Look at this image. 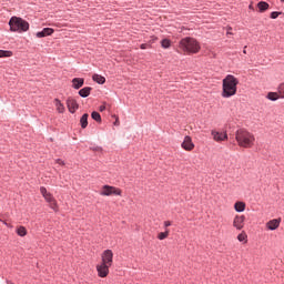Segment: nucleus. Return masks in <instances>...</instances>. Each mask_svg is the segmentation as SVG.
<instances>
[{
    "mask_svg": "<svg viewBox=\"0 0 284 284\" xmlns=\"http://www.w3.org/2000/svg\"><path fill=\"white\" fill-rule=\"evenodd\" d=\"M235 140L240 148H254L256 136L254 133L250 132L247 129H239L235 132Z\"/></svg>",
    "mask_w": 284,
    "mask_h": 284,
    "instance_id": "f257e3e1",
    "label": "nucleus"
},
{
    "mask_svg": "<svg viewBox=\"0 0 284 284\" xmlns=\"http://www.w3.org/2000/svg\"><path fill=\"white\" fill-rule=\"evenodd\" d=\"M239 85V79L232 74H227L222 82V97L223 99H230L236 94Z\"/></svg>",
    "mask_w": 284,
    "mask_h": 284,
    "instance_id": "f03ea898",
    "label": "nucleus"
},
{
    "mask_svg": "<svg viewBox=\"0 0 284 284\" xmlns=\"http://www.w3.org/2000/svg\"><path fill=\"white\" fill-rule=\"evenodd\" d=\"M179 49L186 54H199L201 52V44L196 39L186 37L180 40Z\"/></svg>",
    "mask_w": 284,
    "mask_h": 284,
    "instance_id": "7ed1b4c3",
    "label": "nucleus"
},
{
    "mask_svg": "<svg viewBox=\"0 0 284 284\" xmlns=\"http://www.w3.org/2000/svg\"><path fill=\"white\" fill-rule=\"evenodd\" d=\"M11 32H28L30 30V23L23 20V18L12 17L9 21Z\"/></svg>",
    "mask_w": 284,
    "mask_h": 284,
    "instance_id": "20e7f679",
    "label": "nucleus"
},
{
    "mask_svg": "<svg viewBox=\"0 0 284 284\" xmlns=\"http://www.w3.org/2000/svg\"><path fill=\"white\" fill-rule=\"evenodd\" d=\"M123 191L116 186L103 185L100 191V196H121Z\"/></svg>",
    "mask_w": 284,
    "mask_h": 284,
    "instance_id": "39448f33",
    "label": "nucleus"
},
{
    "mask_svg": "<svg viewBox=\"0 0 284 284\" xmlns=\"http://www.w3.org/2000/svg\"><path fill=\"white\" fill-rule=\"evenodd\" d=\"M40 193L42 194L47 203H49L51 210H54V212H57V210H59V205L57 204V200L54 199L52 193L48 192V189H45V186L40 187Z\"/></svg>",
    "mask_w": 284,
    "mask_h": 284,
    "instance_id": "423d86ee",
    "label": "nucleus"
},
{
    "mask_svg": "<svg viewBox=\"0 0 284 284\" xmlns=\"http://www.w3.org/2000/svg\"><path fill=\"white\" fill-rule=\"evenodd\" d=\"M101 263L104 265H109V267H112V263L114 261V253L112 252V250H105L103 251L102 255H101Z\"/></svg>",
    "mask_w": 284,
    "mask_h": 284,
    "instance_id": "0eeeda50",
    "label": "nucleus"
},
{
    "mask_svg": "<svg viewBox=\"0 0 284 284\" xmlns=\"http://www.w3.org/2000/svg\"><path fill=\"white\" fill-rule=\"evenodd\" d=\"M97 272L100 278H105L108 277V274H110V266L108 264L100 263L97 265Z\"/></svg>",
    "mask_w": 284,
    "mask_h": 284,
    "instance_id": "6e6552de",
    "label": "nucleus"
},
{
    "mask_svg": "<svg viewBox=\"0 0 284 284\" xmlns=\"http://www.w3.org/2000/svg\"><path fill=\"white\" fill-rule=\"evenodd\" d=\"M233 227H235V230H243V227H245V215H235L233 219Z\"/></svg>",
    "mask_w": 284,
    "mask_h": 284,
    "instance_id": "1a4fd4ad",
    "label": "nucleus"
},
{
    "mask_svg": "<svg viewBox=\"0 0 284 284\" xmlns=\"http://www.w3.org/2000/svg\"><path fill=\"white\" fill-rule=\"evenodd\" d=\"M181 148L186 152H192V150H194V142H192V138L186 135L181 144Z\"/></svg>",
    "mask_w": 284,
    "mask_h": 284,
    "instance_id": "9d476101",
    "label": "nucleus"
},
{
    "mask_svg": "<svg viewBox=\"0 0 284 284\" xmlns=\"http://www.w3.org/2000/svg\"><path fill=\"white\" fill-rule=\"evenodd\" d=\"M67 108L71 114H74L79 110V103L73 98H68Z\"/></svg>",
    "mask_w": 284,
    "mask_h": 284,
    "instance_id": "9b49d317",
    "label": "nucleus"
},
{
    "mask_svg": "<svg viewBox=\"0 0 284 284\" xmlns=\"http://www.w3.org/2000/svg\"><path fill=\"white\" fill-rule=\"evenodd\" d=\"M213 140H215L217 143H221L222 141H227V133L213 131L211 132Z\"/></svg>",
    "mask_w": 284,
    "mask_h": 284,
    "instance_id": "f8f14e48",
    "label": "nucleus"
},
{
    "mask_svg": "<svg viewBox=\"0 0 284 284\" xmlns=\"http://www.w3.org/2000/svg\"><path fill=\"white\" fill-rule=\"evenodd\" d=\"M54 34V29L52 28H44L42 31L36 33L38 39H43V37H52Z\"/></svg>",
    "mask_w": 284,
    "mask_h": 284,
    "instance_id": "ddd939ff",
    "label": "nucleus"
},
{
    "mask_svg": "<svg viewBox=\"0 0 284 284\" xmlns=\"http://www.w3.org/2000/svg\"><path fill=\"white\" fill-rule=\"evenodd\" d=\"M265 225L267 230H271V231L278 230V227L281 226V219L270 220Z\"/></svg>",
    "mask_w": 284,
    "mask_h": 284,
    "instance_id": "4468645a",
    "label": "nucleus"
},
{
    "mask_svg": "<svg viewBox=\"0 0 284 284\" xmlns=\"http://www.w3.org/2000/svg\"><path fill=\"white\" fill-rule=\"evenodd\" d=\"M83 83H85V80L82 78H74L72 80V88H74V90H79L80 88H83Z\"/></svg>",
    "mask_w": 284,
    "mask_h": 284,
    "instance_id": "2eb2a0df",
    "label": "nucleus"
},
{
    "mask_svg": "<svg viewBox=\"0 0 284 284\" xmlns=\"http://www.w3.org/2000/svg\"><path fill=\"white\" fill-rule=\"evenodd\" d=\"M54 105H55L57 112H59V114H63V112H65V105H63V104L61 103V100L55 99V100H54Z\"/></svg>",
    "mask_w": 284,
    "mask_h": 284,
    "instance_id": "dca6fc26",
    "label": "nucleus"
},
{
    "mask_svg": "<svg viewBox=\"0 0 284 284\" xmlns=\"http://www.w3.org/2000/svg\"><path fill=\"white\" fill-rule=\"evenodd\" d=\"M246 204L243 201L235 202L234 210L235 212H245Z\"/></svg>",
    "mask_w": 284,
    "mask_h": 284,
    "instance_id": "f3484780",
    "label": "nucleus"
},
{
    "mask_svg": "<svg viewBox=\"0 0 284 284\" xmlns=\"http://www.w3.org/2000/svg\"><path fill=\"white\" fill-rule=\"evenodd\" d=\"M92 80L95 81V83H99V85H103V83H105V77L97 73L92 75Z\"/></svg>",
    "mask_w": 284,
    "mask_h": 284,
    "instance_id": "a211bd4d",
    "label": "nucleus"
},
{
    "mask_svg": "<svg viewBox=\"0 0 284 284\" xmlns=\"http://www.w3.org/2000/svg\"><path fill=\"white\" fill-rule=\"evenodd\" d=\"M91 92H92V88L85 87V88H83V89H81V90L79 91V94H80L83 99H85V98L90 97V93H91Z\"/></svg>",
    "mask_w": 284,
    "mask_h": 284,
    "instance_id": "6ab92c4d",
    "label": "nucleus"
},
{
    "mask_svg": "<svg viewBox=\"0 0 284 284\" xmlns=\"http://www.w3.org/2000/svg\"><path fill=\"white\" fill-rule=\"evenodd\" d=\"M266 99H268V101H278L281 94L278 92H268Z\"/></svg>",
    "mask_w": 284,
    "mask_h": 284,
    "instance_id": "aec40b11",
    "label": "nucleus"
},
{
    "mask_svg": "<svg viewBox=\"0 0 284 284\" xmlns=\"http://www.w3.org/2000/svg\"><path fill=\"white\" fill-rule=\"evenodd\" d=\"M257 8H258L260 12H265V11L270 10V3L265 2V1H261L257 3Z\"/></svg>",
    "mask_w": 284,
    "mask_h": 284,
    "instance_id": "412c9836",
    "label": "nucleus"
},
{
    "mask_svg": "<svg viewBox=\"0 0 284 284\" xmlns=\"http://www.w3.org/2000/svg\"><path fill=\"white\" fill-rule=\"evenodd\" d=\"M90 115L88 113H84L81 119H80V125L83 130H85V128H88V118Z\"/></svg>",
    "mask_w": 284,
    "mask_h": 284,
    "instance_id": "4be33fe9",
    "label": "nucleus"
},
{
    "mask_svg": "<svg viewBox=\"0 0 284 284\" xmlns=\"http://www.w3.org/2000/svg\"><path fill=\"white\" fill-rule=\"evenodd\" d=\"M16 232L18 236H27L28 234V230L26 229V226H18Z\"/></svg>",
    "mask_w": 284,
    "mask_h": 284,
    "instance_id": "5701e85b",
    "label": "nucleus"
},
{
    "mask_svg": "<svg viewBox=\"0 0 284 284\" xmlns=\"http://www.w3.org/2000/svg\"><path fill=\"white\" fill-rule=\"evenodd\" d=\"M170 236V230H165V232H161L158 234L159 241H165Z\"/></svg>",
    "mask_w": 284,
    "mask_h": 284,
    "instance_id": "b1692460",
    "label": "nucleus"
},
{
    "mask_svg": "<svg viewBox=\"0 0 284 284\" xmlns=\"http://www.w3.org/2000/svg\"><path fill=\"white\" fill-rule=\"evenodd\" d=\"M237 241H240V243H247V233H245V231H242L239 235H237Z\"/></svg>",
    "mask_w": 284,
    "mask_h": 284,
    "instance_id": "393cba45",
    "label": "nucleus"
},
{
    "mask_svg": "<svg viewBox=\"0 0 284 284\" xmlns=\"http://www.w3.org/2000/svg\"><path fill=\"white\" fill-rule=\"evenodd\" d=\"M161 45H162V48H164V50H168V48H171L172 41H170V39H163L161 41Z\"/></svg>",
    "mask_w": 284,
    "mask_h": 284,
    "instance_id": "a878e982",
    "label": "nucleus"
},
{
    "mask_svg": "<svg viewBox=\"0 0 284 284\" xmlns=\"http://www.w3.org/2000/svg\"><path fill=\"white\" fill-rule=\"evenodd\" d=\"M91 118L93 119V121H97V123H101V114L97 111H93L91 113Z\"/></svg>",
    "mask_w": 284,
    "mask_h": 284,
    "instance_id": "bb28decb",
    "label": "nucleus"
},
{
    "mask_svg": "<svg viewBox=\"0 0 284 284\" xmlns=\"http://www.w3.org/2000/svg\"><path fill=\"white\" fill-rule=\"evenodd\" d=\"M12 57V51L0 50V59Z\"/></svg>",
    "mask_w": 284,
    "mask_h": 284,
    "instance_id": "cd10ccee",
    "label": "nucleus"
},
{
    "mask_svg": "<svg viewBox=\"0 0 284 284\" xmlns=\"http://www.w3.org/2000/svg\"><path fill=\"white\" fill-rule=\"evenodd\" d=\"M277 92H278L281 99H284V83H281V84L277 87Z\"/></svg>",
    "mask_w": 284,
    "mask_h": 284,
    "instance_id": "c85d7f7f",
    "label": "nucleus"
},
{
    "mask_svg": "<svg viewBox=\"0 0 284 284\" xmlns=\"http://www.w3.org/2000/svg\"><path fill=\"white\" fill-rule=\"evenodd\" d=\"M281 14V12H278V11H273L272 13H271V19H278V16Z\"/></svg>",
    "mask_w": 284,
    "mask_h": 284,
    "instance_id": "c756f323",
    "label": "nucleus"
},
{
    "mask_svg": "<svg viewBox=\"0 0 284 284\" xmlns=\"http://www.w3.org/2000/svg\"><path fill=\"white\" fill-rule=\"evenodd\" d=\"M55 163H58V165H65V162L61 159H57Z\"/></svg>",
    "mask_w": 284,
    "mask_h": 284,
    "instance_id": "7c9ffc66",
    "label": "nucleus"
},
{
    "mask_svg": "<svg viewBox=\"0 0 284 284\" xmlns=\"http://www.w3.org/2000/svg\"><path fill=\"white\" fill-rule=\"evenodd\" d=\"M140 48H141V50H148V48H150V45L146 43H143L140 45Z\"/></svg>",
    "mask_w": 284,
    "mask_h": 284,
    "instance_id": "2f4dec72",
    "label": "nucleus"
},
{
    "mask_svg": "<svg viewBox=\"0 0 284 284\" xmlns=\"http://www.w3.org/2000/svg\"><path fill=\"white\" fill-rule=\"evenodd\" d=\"M170 225H172V222H170V221L164 222V227H170Z\"/></svg>",
    "mask_w": 284,
    "mask_h": 284,
    "instance_id": "473e14b6",
    "label": "nucleus"
},
{
    "mask_svg": "<svg viewBox=\"0 0 284 284\" xmlns=\"http://www.w3.org/2000/svg\"><path fill=\"white\" fill-rule=\"evenodd\" d=\"M231 30H232V27H229L226 34H232Z\"/></svg>",
    "mask_w": 284,
    "mask_h": 284,
    "instance_id": "72a5a7b5",
    "label": "nucleus"
},
{
    "mask_svg": "<svg viewBox=\"0 0 284 284\" xmlns=\"http://www.w3.org/2000/svg\"><path fill=\"white\" fill-rule=\"evenodd\" d=\"M105 110V105L100 106V112H103Z\"/></svg>",
    "mask_w": 284,
    "mask_h": 284,
    "instance_id": "f704fd0d",
    "label": "nucleus"
},
{
    "mask_svg": "<svg viewBox=\"0 0 284 284\" xmlns=\"http://www.w3.org/2000/svg\"><path fill=\"white\" fill-rule=\"evenodd\" d=\"M248 8H250V10H254V7L251 4V6H248Z\"/></svg>",
    "mask_w": 284,
    "mask_h": 284,
    "instance_id": "c9c22d12",
    "label": "nucleus"
},
{
    "mask_svg": "<svg viewBox=\"0 0 284 284\" xmlns=\"http://www.w3.org/2000/svg\"><path fill=\"white\" fill-rule=\"evenodd\" d=\"M97 152H99V151H101V148H97V149H94Z\"/></svg>",
    "mask_w": 284,
    "mask_h": 284,
    "instance_id": "e433bc0d",
    "label": "nucleus"
},
{
    "mask_svg": "<svg viewBox=\"0 0 284 284\" xmlns=\"http://www.w3.org/2000/svg\"><path fill=\"white\" fill-rule=\"evenodd\" d=\"M243 52H244V54H247V51H246V50H244Z\"/></svg>",
    "mask_w": 284,
    "mask_h": 284,
    "instance_id": "4c0bfd02",
    "label": "nucleus"
},
{
    "mask_svg": "<svg viewBox=\"0 0 284 284\" xmlns=\"http://www.w3.org/2000/svg\"><path fill=\"white\" fill-rule=\"evenodd\" d=\"M282 1V3H284V0H281Z\"/></svg>",
    "mask_w": 284,
    "mask_h": 284,
    "instance_id": "58836bf2",
    "label": "nucleus"
}]
</instances>
